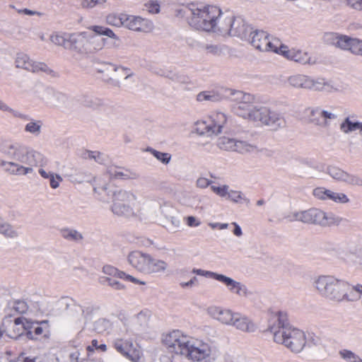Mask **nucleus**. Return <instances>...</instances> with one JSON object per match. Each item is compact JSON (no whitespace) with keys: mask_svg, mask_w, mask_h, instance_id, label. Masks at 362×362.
I'll list each match as a JSON object with an SVG mask.
<instances>
[{"mask_svg":"<svg viewBox=\"0 0 362 362\" xmlns=\"http://www.w3.org/2000/svg\"><path fill=\"white\" fill-rule=\"evenodd\" d=\"M344 261L349 267L362 271V245L351 250Z\"/></svg>","mask_w":362,"mask_h":362,"instance_id":"obj_32","label":"nucleus"},{"mask_svg":"<svg viewBox=\"0 0 362 362\" xmlns=\"http://www.w3.org/2000/svg\"><path fill=\"white\" fill-rule=\"evenodd\" d=\"M328 200L332 201L336 204H347L350 202L349 198L346 194L332 190L330 191Z\"/></svg>","mask_w":362,"mask_h":362,"instance_id":"obj_50","label":"nucleus"},{"mask_svg":"<svg viewBox=\"0 0 362 362\" xmlns=\"http://www.w3.org/2000/svg\"><path fill=\"white\" fill-rule=\"evenodd\" d=\"M161 343L168 352L191 362H214L216 359V348L211 343L181 329L163 333Z\"/></svg>","mask_w":362,"mask_h":362,"instance_id":"obj_1","label":"nucleus"},{"mask_svg":"<svg viewBox=\"0 0 362 362\" xmlns=\"http://www.w3.org/2000/svg\"><path fill=\"white\" fill-rule=\"evenodd\" d=\"M126 12H112L105 17V22L110 26L121 28L124 27Z\"/></svg>","mask_w":362,"mask_h":362,"instance_id":"obj_34","label":"nucleus"},{"mask_svg":"<svg viewBox=\"0 0 362 362\" xmlns=\"http://www.w3.org/2000/svg\"><path fill=\"white\" fill-rule=\"evenodd\" d=\"M2 325L6 328V334L10 338L18 339L25 332H26V336L28 339L34 338V334L31 331L34 325V321L24 316L15 317L13 320L10 317H6L4 319Z\"/></svg>","mask_w":362,"mask_h":362,"instance_id":"obj_13","label":"nucleus"},{"mask_svg":"<svg viewBox=\"0 0 362 362\" xmlns=\"http://www.w3.org/2000/svg\"><path fill=\"white\" fill-rule=\"evenodd\" d=\"M230 187L227 185L214 184L211 186V190L221 198H226Z\"/></svg>","mask_w":362,"mask_h":362,"instance_id":"obj_53","label":"nucleus"},{"mask_svg":"<svg viewBox=\"0 0 362 362\" xmlns=\"http://www.w3.org/2000/svg\"><path fill=\"white\" fill-rule=\"evenodd\" d=\"M15 66L33 73H51V69L42 62L33 60L27 54L18 52L14 59Z\"/></svg>","mask_w":362,"mask_h":362,"instance_id":"obj_23","label":"nucleus"},{"mask_svg":"<svg viewBox=\"0 0 362 362\" xmlns=\"http://www.w3.org/2000/svg\"><path fill=\"white\" fill-rule=\"evenodd\" d=\"M222 98L223 97L221 94L215 91H204L199 93L197 96V99L199 102H217L221 100Z\"/></svg>","mask_w":362,"mask_h":362,"instance_id":"obj_42","label":"nucleus"},{"mask_svg":"<svg viewBox=\"0 0 362 362\" xmlns=\"http://www.w3.org/2000/svg\"><path fill=\"white\" fill-rule=\"evenodd\" d=\"M33 329H34V331L33 332L34 338L31 339L32 340H37L40 337L47 338L49 335V325L46 320H42L41 322L34 321Z\"/></svg>","mask_w":362,"mask_h":362,"instance_id":"obj_36","label":"nucleus"},{"mask_svg":"<svg viewBox=\"0 0 362 362\" xmlns=\"http://www.w3.org/2000/svg\"><path fill=\"white\" fill-rule=\"evenodd\" d=\"M107 173L110 177L117 179H127L129 177L127 170H123L116 166H110L107 169Z\"/></svg>","mask_w":362,"mask_h":362,"instance_id":"obj_51","label":"nucleus"},{"mask_svg":"<svg viewBox=\"0 0 362 362\" xmlns=\"http://www.w3.org/2000/svg\"><path fill=\"white\" fill-rule=\"evenodd\" d=\"M327 173L333 179L339 182L352 185H362V180L359 177L354 175L349 174L336 166L329 167Z\"/></svg>","mask_w":362,"mask_h":362,"instance_id":"obj_27","label":"nucleus"},{"mask_svg":"<svg viewBox=\"0 0 362 362\" xmlns=\"http://www.w3.org/2000/svg\"><path fill=\"white\" fill-rule=\"evenodd\" d=\"M88 32L69 34L68 49L77 52H86Z\"/></svg>","mask_w":362,"mask_h":362,"instance_id":"obj_29","label":"nucleus"},{"mask_svg":"<svg viewBox=\"0 0 362 362\" xmlns=\"http://www.w3.org/2000/svg\"><path fill=\"white\" fill-rule=\"evenodd\" d=\"M270 332L275 343L284 346L294 354L300 353L306 345L305 333L292 325L279 322L277 325L270 327Z\"/></svg>","mask_w":362,"mask_h":362,"instance_id":"obj_7","label":"nucleus"},{"mask_svg":"<svg viewBox=\"0 0 362 362\" xmlns=\"http://www.w3.org/2000/svg\"><path fill=\"white\" fill-rule=\"evenodd\" d=\"M147 151L150 152L158 160L162 163L167 165L171 160V155L168 153H163L149 148Z\"/></svg>","mask_w":362,"mask_h":362,"instance_id":"obj_52","label":"nucleus"},{"mask_svg":"<svg viewBox=\"0 0 362 362\" xmlns=\"http://www.w3.org/2000/svg\"><path fill=\"white\" fill-rule=\"evenodd\" d=\"M161 343L168 352L191 362H214L216 359V348L211 343L181 329L163 333Z\"/></svg>","mask_w":362,"mask_h":362,"instance_id":"obj_2","label":"nucleus"},{"mask_svg":"<svg viewBox=\"0 0 362 362\" xmlns=\"http://www.w3.org/2000/svg\"><path fill=\"white\" fill-rule=\"evenodd\" d=\"M225 96L232 103V111L237 115L247 119L257 103L255 95L240 90H225Z\"/></svg>","mask_w":362,"mask_h":362,"instance_id":"obj_10","label":"nucleus"},{"mask_svg":"<svg viewBox=\"0 0 362 362\" xmlns=\"http://www.w3.org/2000/svg\"><path fill=\"white\" fill-rule=\"evenodd\" d=\"M105 43V40L88 33L86 52L101 50Z\"/></svg>","mask_w":362,"mask_h":362,"instance_id":"obj_37","label":"nucleus"},{"mask_svg":"<svg viewBox=\"0 0 362 362\" xmlns=\"http://www.w3.org/2000/svg\"><path fill=\"white\" fill-rule=\"evenodd\" d=\"M278 54L303 65H313L317 62V58L308 51L296 47H288L283 43Z\"/></svg>","mask_w":362,"mask_h":362,"instance_id":"obj_19","label":"nucleus"},{"mask_svg":"<svg viewBox=\"0 0 362 362\" xmlns=\"http://www.w3.org/2000/svg\"><path fill=\"white\" fill-rule=\"evenodd\" d=\"M204 49L206 54L221 56L225 54L227 48L221 45L207 44L204 47Z\"/></svg>","mask_w":362,"mask_h":362,"instance_id":"obj_47","label":"nucleus"},{"mask_svg":"<svg viewBox=\"0 0 362 362\" xmlns=\"http://www.w3.org/2000/svg\"><path fill=\"white\" fill-rule=\"evenodd\" d=\"M107 0H81L80 5L82 8L92 9L97 6H104Z\"/></svg>","mask_w":362,"mask_h":362,"instance_id":"obj_55","label":"nucleus"},{"mask_svg":"<svg viewBox=\"0 0 362 362\" xmlns=\"http://www.w3.org/2000/svg\"><path fill=\"white\" fill-rule=\"evenodd\" d=\"M124 28L134 33H149L154 30V24L149 18L126 12Z\"/></svg>","mask_w":362,"mask_h":362,"instance_id":"obj_22","label":"nucleus"},{"mask_svg":"<svg viewBox=\"0 0 362 362\" xmlns=\"http://www.w3.org/2000/svg\"><path fill=\"white\" fill-rule=\"evenodd\" d=\"M313 286L325 299L334 302L346 301L350 286L334 276L320 275L314 279Z\"/></svg>","mask_w":362,"mask_h":362,"instance_id":"obj_8","label":"nucleus"},{"mask_svg":"<svg viewBox=\"0 0 362 362\" xmlns=\"http://www.w3.org/2000/svg\"><path fill=\"white\" fill-rule=\"evenodd\" d=\"M110 326L109 321L106 320L105 319H99L97 321H95V329L98 332H103L106 329H107Z\"/></svg>","mask_w":362,"mask_h":362,"instance_id":"obj_63","label":"nucleus"},{"mask_svg":"<svg viewBox=\"0 0 362 362\" xmlns=\"http://www.w3.org/2000/svg\"><path fill=\"white\" fill-rule=\"evenodd\" d=\"M184 221L189 227H198L202 223L200 219L194 216H186L184 218Z\"/></svg>","mask_w":362,"mask_h":362,"instance_id":"obj_62","label":"nucleus"},{"mask_svg":"<svg viewBox=\"0 0 362 362\" xmlns=\"http://www.w3.org/2000/svg\"><path fill=\"white\" fill-rule=\"evenodd\" d=\"M226 115L223 112H213L194 123V130L200 135H217L222 132L226 123Z\"/></svg>","mask_w":362,"mask_h":362,"instance_id":"obj_12","label":"nucleus"},{"mask_svg":"<svg viewBox=\"0 0 362 362\" xmlns=\"http://www.w3.org/2000/svg\"><path fill=\"white\" fill-rule=\"evenodd\" d=\"M342 218L332 213H327L317 208H312L310 224L321 226H331L339 225Z\"/></svg>","mask_w":362,"mask_h":362,"instance_id":"obj_24","label":"nucleus"},{"mask_svg":"<svg viewBox=\"0 0 362 362\" xmlns=\"http://www.w3.org/2000/svg\"><path fill=\"white\" fill-rule=\"evenodd\" d=\"M93 309L74 305L69 311L70 320L79 326L84 325L93 320Z\"/></svg>","mask_w":362,"mask_h":362,"instance_id":"obj_26","label":"nucleus"},{"mask_svg":"<svg viewBox=\"0 0 362 362\" xmlns=\"http://www.w3.org/2000/svg\"><path fill=\"white\" fill-rule=\"evenodd\" d=\"M214 182L209 178L200 175L195 182V185L197 188L201 189H204L208 187H211L213 185Z\"/></svg>","mask_w":362,"mask_h":362,"instance_id":"obj_58","label":"nucleus"},{"mask_svg":"<svg viewBox=\"0 0 362 362\" xmlns=\"http://www.w3.org/2000/svg\"><path fill=\"white\" fill-rule=\"evenodd\" d=\"M192 273L201 276L211 278L222 283L231 293L239 296H245L247 294V289L245 285L224 274L196 268L192 270Z\"/></svg>","mask_w":362,"mask_h":362,"instance_id":"obj_14","label":"nucleus"},{"mask_svg":"<svg viewBox=\"0 0 362 362\" xmlns=\"http://www.w3.org/2000/svg\"><path fill=\"white\" fill-rule=\"evenodd\" d=\"M49 182V185L52 189H57L59 187L60 183L62 182L63 179L62 176L59 174H56L54 173H52L49 178H48Z\"/></svg>","mask_w":362,"mask_h":362,"instance_id":"obj_59","label":"nucleus"},{"mask_svg":"<svg viewBox=\"0 0 362 362\" xmlns=\"http://www.w3.org/2000/svg\"><path fill=\"white\" fill-rule=\"evenodd\" d=\"M312 208L302 211H291L286 216L288 221H300L303 223L310 224Z\"/></svg>","mask_w":362,"mask_h":362,"instance_id":"obj_33","label":"nucleus"},{"mask_svg":"<svg viewBox=\"0 0 362 362\" xmlns=\"http://www.w3.org/2000/svg\"><path fill=\"white\" fill-rule=\"evenodd\" d=\"M226 199L235 204H248L250 202L241 192L230 189Z\"/></svg>","mask_w":362,"mask_h":362,"instance_id":"obj_44","label":"nucleus"},{"mask_svg":"<svg viewBox=\"0 0 362 362\" xmlns=\"http://www.w3.org/2000/svg\"><path fill=\"white\" fill-rule=\"evenodd\" d=\"M0 234L6 238L18 237V231L8 222L0 217Z\"/></svg>","mask_w":362,"mask_h":362,"instance_id":"obj_40","label":"nucleus"},{"mask_svg":"<svg viewBox=\"0 0 362 362\" xmlns=\"http://www.w3.org/2000/svg\"><path fill=\"white\" fill-rule=\"evenodd\" d=\"M150 315L148 311H141L136 315L132 317V323L138 329H144L148 327Z\"/></svg>","mask_w":362,"mask_h":362,"instance_id":"obj_39","label":"nucleus"},{"mask_svg":"<svg viewBox=\"0 0 362 362\" xmlns=\"http://www.w3.org/2000/svg\"><path fill=\"white\" fill-rule=\"evenodd\" d=\"M98 73L103 74V78L114 86H119V78L124 76V79H128L133 76V73L129 68L117 66L111 63H103L96 68Z\"/></svg>","mask_w":362,"mask_h":362,"instance_id":"obj_18","label":"nucleus"},{"mask_svg":"<svg viewBox=\"0 0 362 362\" xmlns=\"http://www.w3.org/2000/svg\"><path fill=\"white\" fill-rule=\"evenodd\" d=\"M250 43L257 49L262 52H272L279 54L281 45L279 39L269 35L263 30L251 31Z\"/></svg>","mask_w":362,"mask_h":362,"instance_id":"obj_16","label":"nucleus"},{"mask_svg":"<svg viewBox=\"0 0 362 362\" xmlns=\"http://www.w3.org/2000/svg\"><path fill=\"white\" fill-rule=\"evenodd\" d=\"M168 269V264L166 261L157 258L151 254L148 264L144 274L153 275L164 274Z\"/></svg>","mask_w":362,"mask_h":362,"instance_id":"obj_31","label":"nucleus"},{"mask_svg":"<svg viewBox=\"0 0 362 362\" xmlns=\"http://www.w3.org/2000/svg\"><path fill=\"white\" fill-rule=\"evenodd\" d=\"M115 350L132 362H140L143 353L140 347L131 339L117 338L113 341Z\"/></svg>","mask_w":362,"mask_h":362,"instance_id":"obj_21","label":"nucleus"},{"mask_svg":"<svg viewBox=\"0 0 362 362\" xmlns=\"http://www.w3.org/2000/svg\"><path fill=\"white\" fill-rule=\"evenodd\" d=\"M59 234L68 240H80L82 239V234L76 229L69 227H64L59 230Z\"/></svg>","mask_w":362,"mask_h":362,"instance_id":"obj_41","label":"nucleus"},{"mask_svg":"<svg viewBox=\"0 0 362 362\" xmlns=\"http://www.w3.org/2000/svg\"><path fill=\"white\" fill-rule=\"evenodd\" d=\"M308 122L315 127L327 128L335 120L338 115L333 107L313 105L306 109Z\"/></svg>","mask_w":362,"mask_h":362,"instance_id":"obj_15","label":"nucleus"},{"mask_svg":"<svg viewBox=\"0 0 362 362\" xmlns=\"http://www.w3.org/2000/svg\"><path fill=\"white\" fill-rule=\"evenodd\" d=\"M357 300L360 301V305L362 306V284H361L350 286L346 296V302H356Z\"/></svg>","mask_w":362,"mask_h":362,"instance_id":"obj_38","label":"nucleus"},{"mask_svg":"<svg viewBox=\"0 0 362 362\" xmlns=\"http://www.w3.org/2000/svg\"><path fill=\"white\" fill-rule=\"evenodd\" d=\"M1 153L8 160L0 159V167L11 175H27L34 168L46 162L45 156L37 150L23 144L13 142L3 146Z\"/></svg>","mask_w":362,"mask_h":362,"instance_id":"obj_3","label":"nucleus"},{"mask_svg":"<svg viewBox=\"0 0 362 362\" xmlns=\"http://www.w3.org/2000/svg\"><path fill=\"white\" fill-rule=\"evenodd\" d=\"M252 28L240 17L233 16L223 18L218 29V35L223 37L235 36L247 39Z\"/></svg>","mask_w":362,"mask_h":362,"instance_id":"obj_11","label":"nucleus"},{"mask_svg":"<svg viewBox=\"0 0 362 362\" xmlns=\"http://www.w3.org/2000/svg\"><path fill=\"white\" fill-rule=\"evenodd\" d=\"M206 313L212 320L222 325L232 327L246 333H252L257 329L256 325L250 317L229 308L211 305L206 308Z\"/></svg>","mask_w":362,"mask_h":362,"instance_id":"obj_6","label":"nucleus"},{"mask_svg":"<svg viewBox=\"0 0 362 362\" xmlns=\"http://www.w3.org/2000/svg\"><path fill=\"white\" fill-rule=\"evenodd\" d=\"M288 86L295 89L334 93L340 91L338 86L325 78H315L302 74H294L286 78Z\"/></svg>","mask_w":362,"mask_h":362,"instance_id":"obj_9","label":"nucleus"},{"mask_svg":"<svg viewBox=\"0 0 362 362\" xmlns=\"http://www.w3.org/2000/svg\"><path fill=\"white\" fill-rule=\"evenodd\" d=\"M235 139L228 136H222L218 139L217 146L222 150L233 151L234 146H235Z\"/></svg>","mask_w":362,"mask_h":362,"instance_id":"obj_48","label":"nucleus"},{"mask_svg":"<svg viewBox=\"0 0 362 362\" xmlns=\"http://www.w3.org/2000/svg\"><path fill=\"white\" fill-rule=\"evenodd\" d=\"M247 119L253 122H259L262 124L275 128L284 124V119L278 112L272 111L269 107L261 105L258 103L256 104Z\"/></svg>","mask_w":362,"mask_h":362,"instance_id":"obj_17","label":"nucleus"},{"mask_svg":"<svg viewBox=\"0 0 362 362\" xmlns=\"http://www.w3.org/2000/svg\"><path fill=\"white\" fill-rule=\"evenodd\" d=\"M0 110H2L4 112H9L11 113L13 117L26 119L27 116L21 113L18 111H16L15 110H13L11 107H10L6 103H5L3 101H0Z\"/></svg>","mask_w":362,"mask_h":362,"instance_id":"obj_56","label":"nucleus"},{"mask_svg":"<svg viewBox=\"0 0 362 362\" xmlns=\"http://www.w3.org/2000/svg\"><path fill=\"white\" fill-rule=\"evenodd\" d=\"M235 146H234L233 151H236L240 153H252L257 150V147L255 146L246 141L235 139Z\"/></svg>","mask_w":362,"mask_h":362,"instance_id":"obj_46","label":"nucleus"},{"mask_svg":"<svg viewBox=\"0 0 362 362\" xmlns=\"http://www.w3.org/2000/svg\"><path fill=\"white\" fill-rule=\"evenodd\" d=\"M43 123L41 120L30 119L25 124L24 131L34 137H38L42 134Z\"/></svg>","mask_w":362,"mask_h":362,"instance_id":"obj_35","label":"nucleus"},{"mask_svg":"<svg viewBox=\"0 0 362 362\" xmlns=\"http://www.w3.org/2000/svg\"><path fill=\"white\" fill-rule=\"evenodd\" d=\"M327 36L337 47L362 57V40L336 33H329Z\"/></svg>","mask_w":362,"mask_h":362,"instance_id":"obj_20","label":"nucleus"},{"mask_svg":"<svg viewBox=\"0 0 362 362\" xmlns=\"http://www.w3.org/2000/svg\"><path fill=\"white\" fill-rule=\"evenodd\" d=\"M339 354L346 362H362V358L351 350L342 349Z\"/></svg>","mask_w":362,"mask_h":362,"instance_id":"obj_49","label":"nucleus"},{"mask_svg":"<svg viewBox=\"0 0 362 362\" xmlns=\"http://www.w3.org/2000/svg\"><path fill=\"white\" fill-rule=\"evenodd\" d=\"M183 12L189 25L196 30L218 35L223 11L216 5L191 3L178 11Z\"/></svg>","mask_w":362,"mask_h":362,"instance_id":"obj_4","label":"nucleus"},{"mask_svg":"<svg viewBox=\"0 0 362 362\" xmlns=\"http://www.w3.org/2000/svg\"><path fill=\"white\" fill-rule=\"evenodd\" d=\"M103 272L107 276L117 277L121 279H123L126 281L131 282L136 285L139 286H145L146 285V282L145 281L137 279L130 274L125 273L123 271H120L118 269L110 266L105 265L103 268Z\"/></svg>","mask_w":362,"mask_h":362,"instance_id":"obj_30","label":"nucleus"},{"mask_svg":"<svg viewBox=\"0 0 362 362\" xmlns=\"http://www.w3.org/2000/svg\"><path fill=\"white\" fill-rule=\"evenodd\" d=\"M49 39L53 44L68 49L69 34L54 33L50 35Z\"/></svg>","mask_w":362,"mask_h":362,"instance_id":"obj_45","label":"nucleus"},{"mask_svg":"<svg viewBox=\"0 0 362 362\" xmlns=\"http://www.w3.org/2000/svg\"><path fill=\"white\" fill-rule=\"evenodd\" d=\"M330 191L325 187H317L313 190V195L318 199L327 201L329 199Z\"/></svg>","mask_w":362,"mask_h":362,"instance_id":"obj_57","label":"nucleus"},{"mask_svg":"<svg viewBox=\"0 0 362 362\" xmlns=\"http://www.w3.org/2000/svg\"><path fill=\"white\" fill-rule=\"evenodd\" d=\"M144 8L150 14H158L160 12V2L158 0H149L144 4Z\"/></svg>","mask_w":362,"mask_h":362,"instance_id":"obj_54","label":"nucleus"},{"mask_svg":"<svg viewBox=\"0 0 362 362\" xmlns=\"http://www.w3.org/2000/svg\"><path fill=\"white\" fill-rule=\"evenodd\" d=\"M344 2L351 9L358 11H362V0H344Z\"/></svg>","mask_w":362,"mask_h":362,"instance_id":"obj_61","label":"nucleus"},{"mask_svg":"<svg viewBox=\"0 0 362 362\" xmlns=\"http://www.w3.org/2000/svg\"><path fill=\"white\" fill-rule=\"evenodd\" d=\"M340 132L345 135H350L358 132L362 136V119L358 120L354 115L344 117L339 126Z\"/></svg>","mask_w":362,"mask_h":362,"instance_id":"obj_28","label":"nucleus"},{"mask_svg":"<svg viewBox=\"0 0 362 362\" xmlns=\"http://www.w3.org/2000/svg\"><path fill=\"white\" fill-rule=\"evenodd\" d=\"M94 192L99 195L107 194L110 199V211L117 216L130 218L136 215L135 206L137 196L130 190L113 187L108 183L98 181Z\"/></svg>","mask_w":362,"mask_h":362,"instance_id":"obj_5","label":"nucleus"},{"mask_svg":"<svg viewBox=\"0 0 362 362\" xmlns=\"http://www.w3.org/2000/svg\"><path fill=\"white\" fill-rule=\"evenodd\" d=\"M94 157H93V160L96 161L100 164H105L108 161V157L98 151H94Z\"/></svg>","mask_w":362,"mask_h":362,"instance_id":"obj_64","label":"nucleus"},{"mask_svg":"<svg viewBox=\"0 0 362 362\" xmlns=\"http://www.w3.org/2000/svg\"><path fill=\"white\" fill-rule=\"evenodd\" d=\"M151 254L142 250H135L127 255V263L139 273L144 274Z\"/></svg>","mask_w":362,"mask_h":362,"instance_id":"obj_25","label":"nucleus"},{"mask_svg":"<svg viewBox=\"0 0 362 362\" xmlns=\"http://www.w3.org/2000/svg\"><path fill=\"white\" fill-rule=\"evenodd\" d=\"M88 29L99 35H105L110 38L119 40L118 36L115 33V32L112 30H111L109 28L104 27L102 25H92L90 26Z\"/></svg>","mask_w":362,"mask_h":362,"instance_id":"obj_43","label":"nucleus"},{"mask_svg":"<svg viewBox=\"0 0 362 362\" xmlns=\"http://www.w3.org/2000/svg\"><path fill=\"white\" fill-rule=\"evenodd\" d=\"M112 276H107L105 280L107 282L108 286L112 288L115 290L121 291L125 289V286L122 284L121 282L112 279Z\"/></svg>","mask_w":362,"mask_h":362,"instance_id":"obj_60","label":"nucleus"}]
</instances>
